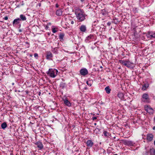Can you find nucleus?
Segmentation results:
<instances>
[{
  "label": "nucleus",
  "mask_w": 155,
  "mask_h": 155,
  "mask_svg": "<svg viewBox=\"0 0 155 155\" xmlns=\"http://www.w3.org/2000/svg\"><path fill=\"white\" fill-rule=\"evenodd\" d=\"M106 133H107V132L106 131H104V134L105 136H107Z\"/></svg>",
  "instance_id": "30"
},
{
  "label": "nucleus",
  "mask_w": 155,
  "mask_h": 155,
  "mask_svg": "<svg viewBox=\"0 0 155 155\" xmlns=\"http://www.w3.org/2000/svg\"><path fill=\"white\" fill-rule=\"evenodd\" d=\"M58 71L55 69H50L47 73V74L49 75L52 78L55 77L58 74Z\"/></svg>",
  "instance_id": "2"
},
{
  "label": "nucleus",
  "mask_w": 155,
  "mask_h": 155,
  "mask_svg": "<svg viewBox=\"0 0 155 155\" xmlns=\"http://www.w3.org/2000/svg\"><path fill=\"white\" fill-rule=\"evenodd\" d=\"M153 135L152 134H148L147 136V139L149 141H151L153 140Z\"/></svg>",
  "instance_id": "9"
},
{
  "label": "nucleus",
  "mask_w": 155,
  "mask_h": 155,
  "mask_svg": "<svg viewBox=\"0 0 155 155\" xmlns=\"http://www.w3.org/2000/svg\"><path fill=\"white\" fill-rule=\"evenodd\" d=\"M79 29L81 32H84L86 30V27L85 25H82L80 27Z\"/></svg>",
  "instance_id": "7"
},
{
  "label": "nucleus",
  "mask_w": 155,
  "mask_h": 155,
  "mask_svg": "<svg viewBox=\"0 0 155 155\" xmlns=\"http://www.w3.org/2000/svg\"><path fill=\"white\" fill-rule=\"evenodd\" d=\"M105 90L107 93L109 94L110 93V91L111 90L110 89L109 86H107L105 87Z\"/></svg>",
  "instance_id": "18"
},
{
  "label": "nucleus",
  "mask_w": 155,
  "mask_h": 155,
  "mask_svg": "<svg viewBox=\"0 0 155 155\" xmlns=\"http://www.w3.org/2000/svg\"><path fill=\"white\" fill-rule=\"evenodd\" d=\"M35 144L37 146V147L41 150L43 148V145L42 143L40 141H38L35 143Z\"/></svg>",
  "instance_id": "6"
},
{
  "label": "nucleus",
  "mask_w": 155,
  "mask_h": 155,
  "mask_svg": "<svg viewBox=\"0 0 155 155\" xmlns=\"http://www.w3.org/2000/svg\"><path fill=\"white\" fill-rule=\"evenodd\" d=\"M75 14L76 17L79 21H82L85 19L86 15L83 10L78 8L75 11Z\"/></svg>",
  "instance_id": "1"
},
{
  "label": "nucleus",
  "mask_w": 155,
  "mask_h": 155,
  "mask_svg": "<svg viewBox=\"0 0 155 155\" xmlns=\"http://www.w3.org/2000/svg\"><path fill=\"white\" fill-rule=\"evenodd\" d=\"M81 74L83 76H85L88 73V72L87 69L86 68L82 69L80 71Z\"/></svg>",
  "instance_id": "5"
},
{
  "label": "nucleus",
  "mask_w": 155,
  "mask_h": 155,
  "mask_svg": "<svg viewBox=\"0 0 155 155\" xmlns=\"http://www.w3.org/2000/svg\"><path fill=\"white\" fill-rule=\"evenodd\" d=\"M150 155H155V150L153 149L150 151Z\"/></svg>",
  "instance_id": "22"
},
{
  "label": "nucleus",
  "mask_w": 155,
  "mask_h": 155,
  "mask_svg": "<svg viewBox=\"0 0 155 155\" xmlns=\"http://www.w3.org/2000/svg\"><path fill=\"white\" fill-rule=\"evenodd\" d=\"M38 56V54L37 53H35L34 54V56L35 57H36Z\"/></svg>",
  "instance_id": "27"
},
{
  "label": "nucleus",
  "mask_w": 155,
  "mask_h": 155,
  "mask_svg": "<svg viewBox=\"0 0 155 155\" xmlns=\"http://www.w3.org/2000/svg\"><path fill=\"white\" fill-rule=\"evenodd\" d=\"M20 17L21 20H22V21H25L26 19V18L25 16L23 15H20Z\"/></svg>",
  "instance_id": "16"
},
{
  "label": "nucleus",
  "mask_w": 155,
  "mask_h": 155,
  "mask_svg": "<svg viewBox=\"0 0 155 155\" xmlns=\"http://www.w3.org/2000/svg\"><path fill=\"white\" fill-rule=\"evenodd\" d=\"M151 35V39L152 38H155V33H153V32L151 31V34H150Z\"/></svg>",
  "instance_id": "20"
},
{
  "label": "nucleus",
  "mask_w": 155,
  "mask_h": 155,
  "mask_svg": "<svg viewBox=\"0 0 155 155\" xmlns=\"http://www.w3.org/2000/svg\"><path fill=\"white\" fill-rule=\"evenodd\" d=\"M4 19L5 20H7L8 19V17L7 16H5L4 18Z\"/></svg>",
  "instance_id": "28"
},
{
  "label": "nucleus",
  "mask_w": 155,
  "mask_h": 155,
  "mask_svg": "<svg viewBox=\"0 0 155 155\" xmlns=\"http://www.w3.org/2000/svg\"><path fill=\"white\" fill-rule=\"evenodd\" d=\"M46 28H47L48 27V26H46Z\"/></svg>",
  "instance_id": "36"
},
{
  "label": "nucleus",
  "mask_w": 155,
  "mask_h": 155,
  "mask_svg": "<svg viewBox=\"0 0 155 155\" xmlns=\"http://www.w3.org/2000/svg\"><path fill=\"white\" fill-rule=\"evenodd\" d=\"M62 11L61 9L58 10L56 12V14L58 16H60L62 15Z\"/></svg>",
  "instance_id": "11"
},
{
  "label": "nucleus",
  "mask_w": 155,
  "mask_h": 155,
  "mask_svg": "<svg viewBox=\"0 0 155 155\" xmlns=\"http://www.w3.org/2000/svg\"><path fill=\"white\" fill-rule=\"evenodd\" d=\"M154 145H155V141H154Z\"/></svg>",
  "instance_id": "34"
},
{
  "label": "nucleus",
  "mask_w": 155,
  "mask_h": 155,
  "mask_svg": "<svg viewBox=\"0 0 155 155\" xmlns=\"http://www.w3.org/2000/svg\"><path fill=\"white\" fill-rule=\"evenodd\" d=\"M149 87V85L147 84V85L145 84L142 87V89L144 91L146 90V89Z\"/></svg>",
  "instance_id": "19"
},
{
  "label": "nucleus",
  "mask_w": 155,
  "mask_h": 155,
  "mask_svg": "<svg viewBox=\"0 0 155 155\" xmlns=\"http://www.w3.org/2000/svg\"><path fill=\"white\" fill-rule=\"evenodd\" d=\"M145 110L150 114H152L153 113V110L149 105H146L144 106Z\"/></svg>",
  "instance_id": "3"
},
{
  "label": "nucleus",
  "mask_w": 155,
  "mask_h": 155,
  "mask_svg": "<svg viewBox=\"0 0 155 155\" xmlns=\"http://www.w3.org/2000/svg\"><path fill=\"white\" fill-rule=\"evenodd\" d=\"M64 34H60L59 35L60 38L61 39H63V38L64 37Z\"/></svg>",
  "instance_id": "24"
},
{
  "label": "nucleus",
  "mask_w": 155,
  "mask_h": 155,
  "mask_svg": "<svg viewBox=\"0 0 155 155\" xmlns=\"http://www.w3.org/2000/svg\"><path fill=\"white\" fill-rule=\"evenodd\" d=\"M117 96L121 99H123L124 97L123 94L121 93H119L117 94Z\"/></svg>",
  "instance_id": "15"
},
{
  "label": "nucleus",
  "mask_w": 155,
  "mask_h": 155,
  "mask_svg": "<svg viewBox=\"0 0 155 155\" xmlns=\"http://www.w3.org/2000/svg\"><path fill=\"white\" fill-rule=\"evenodd\" d=\"M58 6H59V5L58 4H56V7L58 8Z\"/></svg>",
  "instance_id": "32"
},
{
  "label": "nucleus",
  "mask_w": 155,
  "mask_h": 155,
  "mask_svg": "<svg viewBox=\"0 0 155 155\" xmlns=\"http://www.w3.org/2000/svg\"><path fill=\"white\" fill-rule=\"evenodd\" d=\"M153 130H155V126H154V127H153Z\"/></svg>",
  "instance_id": "33"
},
{
  "label": "nucleus",
  "mask_w": 155,
  "mask_h": 155,
  "mask_svg": "<svg viewBox=\"0 0 155 155\" xmlns=\"http://www.w3.org/2000/svg\"><path fill=\"white\" fill-rule=\"evenodd\" d=\"M71 24H74V21H71Z\"/></svg>",
  "instance_id": "31"
},
{
  "label": "nucleus",
  "mask_w": 155,
  "mask_h": 155,
  "mask_svg": "<svg viewBox=\"0 0 155 155\" xmlns=\"http://www.w3.org/2000/svg\"><path fill=\"white\" fill-rule=\"evenodd\" d=\"M87 146L89 147H91L93 145V143L92 141L90 140H87Z\"/></svg>",
  "instance_id": "10"
},
{
  "label": "nucleus",
  "mask_w": 155,
  "mask_h": 155,
  "mask_svg": "<svg viewBox=\"0 0 155 155\" xmlns=\"http://www.w3.org/2000/svg\"><path fill=\"white\" fill-rule=\"evenodd\" d=\"M142 98L146 100H149L148 95L147 94L145 93L143 94L142 95Z\"/></svg>",
  "instance_id": "13"
},
{
  "label": "nucleus",
  "mask_w": 155,
  "mask_h": 155,
  "mask_svg": "<svg viewBox=\"0 0 155 155\" xmlns=\"http://www.w3.org/2000/svg\"><path fill=\"white\" fill-rule=\"evenodd\" d=\"M52 31L53 33H55L57 31L55 28H53L52 29Z\"/></svg>",
  "instance_id": "26"
},
{
  "label": "nucleus",
  "mask_w": 155,
  "mask_h": 155,
  "mask_svg": "<svg viewBox=\"0 0 155 155\" xmlns=\"http://www.w3.org/2000/svg\"><path fill=\"white\" fill-rule=\"evenodd\" d=\"M120 62L121 64H123L127 67H130L131 66V63L130 61L121 60L120 61Z\"/></svg>",
  "instance_id": "4"
},
{
  "label": "nucleus",
  "mask_w": 155,
  "mask_h": 155,
  "mask_svg": "<svg viewBox=\"0 0 155 155\" xmlns=\"http://www.w3.org/2000/svg\"><path fill=\"white\" fill-rule=\"evenodd\" d=\"M7 127V124L5 122H4L1 124V127L3 129H5Z\"/></svg>",
  "instance_id": "17"
},
{
  "label": "nucleus",
  "mask_w": 155,
  "mask_h": 155,
  "mask_svg": "<svg viewBox=\"0 0 155 155\" xmlns=\"http://www.w3.org/2000/svg\"><path fill=\"white\" fill-rule=\"evenodd\" d=\"M84 0H81V1H84Z\"/></svg>",
  "instance_id": "35"
},
{
  "label": "nucleus",
  "mask_w": 155,
  "mask_h": 155,
  "mask_svg": "<svg viewBox=\"0 0 155 155\" xmlns=\"http://www.w3.org/2000/svg\"><path fill=\"white\" fill-rule=\"evenodd\" d=\"M87 84L89 86H91V83L90 82V81H87L86 82Z\"/></svg>",
  "instance_id": "25"
},
{
  "label": "nucleus",
  "mask_w": 155,
  "mask_h": 155,
  "mask_svg": "<svg viewBox=\"0 0 155 155\" xmlns=\"http://www.w3.org/2000/svg\"><path fill=\"white\" fill-rule=\"evenodd\" d=\"M21 21V19L19 18H18L16 19H15L13 23V25H17L18 24L20 23V21Z\"/></svg>",
  "instance_id": "8"
},
{
  "label": "nucleus",
  "mask_w": 155,
  "mask_h": 155,
  "mask_svg": "<svg viewBox=\"0 0 155 155\" xmlns=\"http://www.w3.org/2000/svg\"><path fill=\"white\" fill-rule=\"evenodd\" d=\"M46 58L49 59L51 58L52 56V53L50 52H47Z\"/></svg>",
  "instance_id": "12"
},
{
  "label": "nucleus",
  "mask_w": 155,
  "mask_h": 155,
  "mask_svg": "<svg viewBox=\"0 0 155 155\" xmlns=\"http://www.w3.org/2000/svg\"><path fill=\"white\" fill-rule=\"evenodd\" d=\"M97 119V117H93V120H95Z\"/></svg>",
  "instance_id": "29"
},
{
  "label": "nucleus",
  "mask_w": 155,
  "mask_h": 155,
  "mask_svg": "<svg viewBox=\"0 0 155 155\" xmlns=\"http://www.w3.org/2000/svg\"><path fill=\"white\" fill-rule=\"evenodd\" d=\"M129 142H130L129 141H127V143H129Z\"/></svg>",
  "instance_id": "37"
},
{
  "label": "nucleus",
  "mask_w": 155,
  "mask_h": 155,
  "mask_svg": "<svg viewBox=\"0 0 155 155\" xmlns=\"http://www.w3.org/2000/svg\"><path fill=\"white\" fill-rule=\"evenodd\" d=\"M93 36L92 35H90L89 36H88L87 38V39L88 40H90L91 39H93Z\"/></svg>",
  "instance_id": "21"
},
{
  "label": "nucleus",
  "mask_w": 155,
  "mask_h": 155,
  "mask_svg": "<svg viewBox=\"0 0 155 155\" xmlns=\"http://www.w3.org/2000/svg\"><path fill=\"white\" fill-rule=\"evenodd\" d=\"M151 34V31H149L147 34L146 35L147 37L148 38H150L151 39V35H150V34Z\"/></svg>",
  "instance_id": "23"
},
{
  "label": "nucleus",
  "mask_w": 155,
  "mask_h": 155,
  "mask_svg": "<svg viewBox=\"0 0 155 155\" xmlns=\"http://www.w3.org/2000/svg\"><path fill=\"white\" fill-rule=\"evenodd\" d=\"M64 104L68 106H70L71 105V104L70 102L67 99H65L64 100Z\"/></svg>",
  "instance_id": "14"
}]
</instances>
